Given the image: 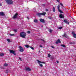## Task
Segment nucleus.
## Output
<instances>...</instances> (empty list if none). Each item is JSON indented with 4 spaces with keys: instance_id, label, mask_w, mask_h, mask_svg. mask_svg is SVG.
Segmentation results:
<instances>
[{
    "instance_id": "nucleus-1",
    "label": "nucleus",
    "mask_w": 76,
    "mask_h": 76,
    "mask_svg": "<svg viewBox=\"0 0 76 76\" xmlns=\"http://www.w3.org/2000/svg\"><path fill=\"white\" fill-rule=\"evenodd\" d=\"M20 37H22V38H25V37L26 35V33H25L24 32H21L20 34Z\"/></svg>"
},
{
    "instance_id": "nucleus-2",
    "label": "nucleus",
    "mask_w": 76,
    "mask_h": 76,
    "mask_svg": "<svg viewBox=\"0 0 76 76\" xmlns=\"http://www.w3.org/2000/svg\"><path fill=\"white\" fill-rule=\"evenodd\" d=\"M5 1L8 4H13V3L12 0H5Z\"/></svg>"
},
{
    "instance_id": "nucleus-3",
    "label": "nucleus",
    "mask_w": 76,
    "mask_h": 76,
    "mask_svg": "<svg viewBox=\"0 0 76 76\" xmlns=\"http://www.w3.org/2000/svg\"><path fill=\"white\" fill-rule=\"evenodd\" d=\"M37 61L38 62V63L39 64L40 66V67H43V65L41 64H40V63H43V64H45V63L44 62H41V61H39V60H37Z\"/></svg>"
},
{
    "instance_id": "nucleus-4",
    "label": "nucleus",
    "mask_w": 76,
    "mask_h": 76,
    "mask_svg": "<svg viewBox=\"0 0 76 76\" xmlns=\"http://www.w3.org/2000/svg\"><path fill=\"white\" fill-rule=\"evenodd\" d=\"M46 14V12H42V13H39L37 14V15L38 16H39V17H40L41 16V15L45 16Z\"/></svg>"
},
{
    "instance_id": "nucleus-5",
    "label": "nucleus",
    "mask_w": 76,
    "mask_h": 76,
    "mask_svg": "<svg viewBox=\"0 0 76 76\" xmlns=\"http://www.w3.org/2000/svg\"><path fill=\"white\" fill-rule=\"evenodd\" d=\"M9 51L10 52V53L11 54H13L14 55H15V56H16V51L15 50H9Z\"/></svg>"
},
{
    "instance_id": "nucleus-6",
    "label": "nucleus",
    "mask_w": 76,
    "mask_h": 76,
    "mask_svg": "<svg viewBox=\"0 0 76 76\" xmlns=\"http://www.w3.org/2000/svg\"><path fill=\"white\" fill-rule=\"evenodd\" d=\"M19 49H20V50L19 51L20 52V53H22L24 51V50H23V48L21 46H20L19 47Z\"/></svg>"
},
{
    "instance_id": "nucleus-7",
    "label": "nucleus",
    "mask_w": 76,
    "mask_h": 76,
    "mask_svg": "<svg viewBox=\"0 0 76 76\" xmlns=\"http://www.w3.org/2000/svg\"><path fill=\"white\" fill-rule=\"evenodd\" d=\"M57 8L59 12H60L61 13H64V12H62L61 10H60V5H58V6Z\"/></svg>"
},
{
    "instance_id": "nucleus-8",
    "label": "nucleus",
    "mask_w": 76,
    "mask_h": 76,
    "mask_svg": "<svg viewBox=\"0 0 76 76\" xmlns=\"http://www.w3.org/2000/svg\"><path fill=\"white\" fill-rule=\"evenodd\" d=\"M59 17L61 19H62L64 18V15L62 14H61L59 15Z\"/></svg>"
},
{
    "instance_id": "nucleus-9",
    "label": "nucleus",
    "mask_w": 76,
    "mask_h": 76,
    "mask_svg": "<svg viewBox=\"0 0 76 76\" xmlns=\"http://www.w3.org/2000/svg\"><path fill=\"white\" fill-rule=\"evenodd\" d=\"M72 34L73 35V37L75 38H76V34L75 32V31H72Z\"/></svg>"
},
{
    "instance_id": "nucleus-10",
    "label": "nucleus",
    "mask_w": 76,
    "mask_h": 76,
    "mask_svg": "<svg viewBox=\"0 0 76 76\" xmlns=\"http://www.w3.org/2000/svg\"><path fill=\"white\" fill-rule=\"evenodd\" d=\"M18 14L16 13L14 16L13 17V19H16L17 18H18Z\"/></svg>"
},
{
    "instance_id": "nucleus-11",
    "label": "nucleus",
    "mask_w": 76,
    "mask_h": 76,
    "mask_svg": "<svg viewBox=\"0 0 76 76\" xmlns=\"http://www.w3.org/2000/svg\"><path fill=\"white\" fill-rule=\"evenodd\" d=\"M58 43H61V41H60V39H58L57 41L56 42V44H58Z\"/></svg>"
},
{
    "instance_id": "nucleus-12",
    "label": "nucleus",
    "mask_w": 76,
    "mask_h": 76,
    "mask_svg": "<svg viewBox=\"0 0 76 76\" xmlns=\"http://www.w3.org/2000/svg\"><path fill=\"white\" fill-rule=\"evenodd\" d=\"M64 22L65 23H66V24H68V25H69V22L67 21V20H64Z\"/></svg>"
},
{
    "instance_id": "nucleus-13",
    "label": "nucleus",
    "mask_w": 76,
    "mask_h": 76,
    "mask_svg": "<svg viewBox=\"0 0 76 76\" xmlns=\"http://www.w3.org/2000/svg\"><path fill=\"white\" fill-rule=\"evenodd\" d=\"M39 20L42 23H45V20L44 19L41 18Z\"/></svg>"
},
{
    "instance_id": "nucleus-14",
    "label": "nucleus",
    "mask_w": 76,
    "mask_h": 76,
    "mask_svg": "<svg viewBox=\"0 0 76 76\" xmlns=\"http://www.w3.org/2000/svg\"><path fill=\"white\" fill-rule=\"evenodd\" d=\"M0 16H5V14L2 12H0Z\"/></svg>"
},
{
    "instance_id": "nucleus-15",
    "label": "nucleus",
    "mask_w": 76,
    "mask_h": 76,
    "mask_svg": "<svg viewBox=\"0 0 76 76\" xmlns=\"http://www.w3.org/2000/svg\"><path fill=\"white\" fill-rule=\"evenodd\" d=\"M26 70V71H31V69H30V68L28 67V68H25Z\"/></svg>"
},
{
    "instance_id": "nucleus-16",
    "label": "nucleus",
    "mask_w": 76,
    "mask_h": 76,
    "mask_svg": "<svg viewBox=\"0 0 76 76\" xmlns=\"http://www.w3.org/2000/svg\"><path fill=\"white\" fill-rule=\"evenodd\" d=\"M62 37L66 38V37H67V35L65 33L64 35H62Z\"/></svg>"
},
{
    "instance_id": "nucleus-17",
    "label": "nucleus",
    "mask_w": 76,
    "mask_h": 76,
    "mask_svg": "<svg viewBox=\"0 0 76 76\" xmlns=\"http://www.w3.org/2000/svg\"><path fill=\"white\" fill-rule=\"evenodd\" d=\"M34 22H35V23H37L38 22V21L36 19H35L34 20Z\"/></svg>"
},
{
    "instance_id": "nucleus-18",
    "label": "nucleus",
    "mask_w": 76,
    "mask_h": 76,
    "mask_svg": "<svg viewBox=\"0 0 76 76\" xmlns=\"http://www.w3.org/2000/svg\"><path fill=\"white\" fill-rule=\"evenodd\" d=\"M7 41H8V42H11L10 40V39H7Z\"/></svg>"
},
{
    "instance_id": "nucleus-19",
    "label": "nucleus",
    "mask_w": 76,
    "mask_h": 76,
    "mask_svg": "<svg viewBox=\"0 0 76 76\" xmlns=\"http://www.w3.org/2000/svg\"><path fill=\"white\" fill-rule=\"evenodd\" d=\"M4 66H5V67H7V66H8V64H7V63H5L4 64Z\"/></svg>"
},
{
    "instance_id": "nucleus-20",
    "label": "nucleus",
    "mask_w": 76,
    "mask_h": 76,
    "mask_svg": "<svg viewBox=\"0 0 76 76\" xmlns=\"http://www.w3.org/2000/svg\"><path fill=\"white\" fill-rule=\"evenodd\" d=\"M48 31L50 33H51V32H52V31H53V30L51 29H49Z\"/></svg>"
},
{
    "instance_id": "nucleus-21",
    "label": "nucleus",
    "mask_w": 76,
    "mask_h": 76,
    "mask_svg": "<svg viewBox=\"0 0 76 76\" xmlns=\"http://www.w3.org/2000/svg\"><path fill=\"white\" fill-rule=\"evenodd\" d=\"M41 40L44 43H45V42H46L43 39H41Z\"/></svg>"
},
{
    "instance_id": "nucleus-22",
    "label": "nucleus",
    "mask_w": 76,
    "mask_h": 76,
    "mask_svg": "<svg viewBox=\"0 0 76 76\" xmlns=\"http://www.w3.org/2000/svg\"><path fill=\"white\" fill-rule=\"evenodd\" d=\"M26 47V48H29V47H30V46H29L28 45H25Z\"/></svg>"
},
{
    "instance_id": "nucleus-23",
    "label": "nucleus",
    "mask_w": 76,
    "mask_h": 76,
    "mask_svg": "<svg viewBox=\"0 0 76 76\" xmlns=\"http://www.w3.org/2000/svg\"><path fill=\"white\" fill-rule=\"evenodd\" d=\"M53 12H56V10H55V7H53Z\"/></svg>"
},
{
    "instance_id": "nucleus-24",
    "label": "nucleus",
    "mask_w": 76,
    "mask_h": 76,
    "mask_svg": "<svg viewBox=\"0 0 76 76\" xmlns=\"http://www.w3.org/2000/svg\"><path fill=\"white\" fill-rule=\"evenodd\" d=\"M13 31L15 32H18V30L17 29H14Z\"/></svg>"
},
{
    "instance_id": "nucleus-25",
    "label": "nucleus",
    "mask_w": 76,
    "mask_h": 76,
    "mask_svg": "<svg viewBox=\"0 0 76 76\" xmlns=\"http://www.w3.org/2000/svg\"><path fill=\"white\" fill-rule=\"evenodd\" d=\"M4 55L3 53L0 54V56H4Z\"/></svg>"
},
{
    "instance_id": "nucleus-26",
    "label": "nucleus",
    "mask_w": 76,
    "mask_h": 76,
    "mask_svg": "<svg viewBox=\"0 0 76 76\" xmlns=\"http://www.w3.org/2000/svg\"><path fill=\"white\" fill-rule=\"evenodd\" d=\"M30 48H31L33 50H34V48L32 47H30Z\"/></svg>"
},
{
    "instance_id": "nucleus-27",
    "label": "nucleus",
    "mask_w": 76,
    "mask_h": 76,
    "mask_svg": "<svg viewBox=\"0 0 76 76\" xmlns=\"http://www.w3.org/2000/svg\"><path fill=\"white\" fill-rule=\"evenodd\" d=\"M60 5H61V6H62V7H64V6H63V4L61 3H60Z\"/></svg>"
},
{
    "instance_id": "nucleus-28",
    "label": "nucleus",
    "mask_w": 76,
    "mask_h": 76,
    "mask_svg": "<svg viewBox=\"0 0 76 76\" xmlns=\"http://www.w3.org/2000/svg\"><path fill=\"white\" fill-rule=\"evenodd\" d=\"M10 36H14L15 35V34H10Z\"/></svg>"
},
{
    "instance_id": "nucleus-29",
    "label": "nucleus",
    "mask_w": 76,
    "mask_h": 76,
    "mask_svg": "<svg viewBox=\"0 0 76 76\" xmlns=\"http://www.w3.org/2000/svg\"><path fill=\"white\" fill-rule=\"evenodd\" d=\"M27 32L28 34H31V31H28Z\"/></svg>"
},
{
    "instance_id": "nucleus-30",
    "label": "nucleus",
    "mask_w": 76,
    "mask_h": 76,
    "mask_svg": "<svg viewBox=\"0 0 76 76\" xmlns=\"http://www.w3.org/2000/svg\"><path fill=\"white\" fill-rule=\"evenodd\" d=\"M61 46H62V47H65V45H61Z\"/></svg>"
},
{
    "instance_id": "nucleus-31",
    "label": "nucleus",
    "mask_w": 76,
    "mask_h": 76,
    "mask_svg": "<svg viewBox=\"0 0 76 76\" xmlns=\"http://www.w3.org/2000/svg\"><path fill=\"white\" fill-rule=\"evenodd\" d=\"M51 60H53V59H54V57H52L51 58Z\"/></svg>"
},
{
    "instance_id": "nucleus-32",
    "label": "nucleus",
    "mask_w": 76,
    "mask_h": 76,
    "mask_svg": "<svg viewBox=\"0 0 76 76\" xmlns=\"http://www.w3.org/2000/svg\"><path fill=\"white\" fill-rule=\"evenodd\" d=\"M8 70H6V71L5 72L6 73H8Z\"/></svg>"
},
{
    "instance_id": "nucleus-33",
    "label": "nucleus",
    "mask_w": 76,
    "mask_h": 76,
    "mask_svg": "<svg viewBox=\"0 0 76 76\" xmlns=\"http://www.w3.org/2000/svg\"><path fill=\"white\" fill-rule=\"evenodd\" d=\"M50 56H51V55H50V54H48V57H50Z\"/></svg>"
},
{
    "instance_id": "nucleus-34",
    "label": "nucleus",
    "mask_w": 76,
    "mask_h": 76,
    "mask_svg": "<svg viewBox=\"0 0 76 76\" xmlns=\"http://www.w3.org/2000/svg\"><path fill=\"white\" fill-rule=\"evenodd\" d=\"M62 28V27H59L58 28V29H61Z\"/></svg>"
},
{
    "instance_id": "nucleus-35",
    "label": "nucleus",
    "mask_w": 76,
    "mask_h": 76,
    "mask_svg": "<svg viewBox=\"0 0 76 76\" xmlns=\"http://www.w3.org/2000/svg\"><path fill=\"white\" fill-rule=\"evenodd\" d=\"M51 47L52 48H55V47L53 46H51Z\"/></svg>"
},
{
    "instance_id": "nucleus-36",
    "label": "nucleus",
    "mask_w": 76,
    "mask_h": 76,
    "mask_svg": "<svg viewBox=\"0 0 76 76\" xmlns=\"http://www.w3.org/2000/svg\"><path fill=\"white\" fill-rule=\"evenodd\" d=\"M19 60H20V61H22V59H21V58H20V57H19Z\"/></svg>"
},
{
    "instance_id": "nucleus-37",
    "label": "nucleus",
    "mask_w": 76,
    "mask_h": 76,
    "mask_svg": "<svg viewBox=\"0 0 76 76\" xmlns=\"http://www.w3.org/2000/svg\"><path fill=\"white\" fill-rule=\"evenodd\" d=\"M48 19H51V17H48Z\"/></svg>"
},
{
    "instance_id": "nucleus-38",
    "label": "nucleus",
    "mask_w": 76,
    "mask_h": 76,
    "mask_svg": "<svg viewBox=\"0 0 76 76\" xmlns=\"http://www.w3.org/2000/svg\"><path fill=\"white\" fill-rule=\"evenodd\" d=\"M27 19H28V20H29V17H27Z\"/></svg>"
},
{
    "instance_id": "nucleus-39",
    "label": "nucleus",
    "mask_w": 76,
    "mask_h": 76,
    "mask_svg": "<svg viewBox=\"0 0 76 76\" xmlns=\"http://www.w3.org/2000/svg\"><path fill=\"white\" fill-rule=\"evenodd\" d=\"M46 10V12H48V10L47 9L46 10Z\"/></svg>"
},
{
    "instance_id": "nucleus-40",
    "label": "nucleus",
    "mask_w": 76,
    "mask_h": 76,
    "mask_svg": "<svg viewBox=\"0 0 76 76\" xmlns=\"http://www.w3.org/2000/svg\"><path fill=\"white\" fill-rule=\"evenodd\" d=\"M69 44H73V43H72V42H70L69 43Z\"/></svg>"
},
{
    "instance_id": "nucleus-41",
    "label": "nucleus",
    "mask_w": 76,
    "mask_h": 76,
    "mask_svg": "<svg viewBox=\"0 0 76 76\" xmlns=\"http://www.w3.org/2000/svg\"><path fill=\"white\" fill-rule=\"evenodd\" d=\"M57 1L58 2H60V0H57Z\"/></svg>"
},
{
    "instance_id": "nucleus-42",
    "label": "nucleus",
    "mask_w": 76,
    "mask_h": 76,
    "mask_svg": "<svg viewBox=\"0 0 76 76\" xmlns=\"http://www.w3.org/2000/svg\"><path fill=\"white\" fill-rule=\"evenodd\" d=\"M72 44H75V42H72Z\"/></svg>"
},
{
    "instance_id": "nucleus-43",
    "label": "nucleus",
    "mask_w": 76,
    "mask_h": 76,
    "mask_svg": "<svg viewBox=\"0 0 76 76\" xmlns=\"http://www.w3.org/2000/svg\"><path fill=\"white\" fill-rule=\"evenodd\" d=\"M45 4H42V6H45Z\"/></svg>"
},
{
    "instance_id": "nucleus-44",
    "label": "nucleus",
    "mask_w": 76,
    "mask_h": 76,
    "mask_svg": "<svg viewBox=\"0 0 76 76\" xmlns=\"http://www.w3.org/2000/svg\"><path fill=\"white\" fill-rule=\"evenodd\" d=\"M56 63H59L58 61H56Z\"/></svg>"
},
{
    "instance_id": "nucleus-45",
    "label": "nucleus",
    "mask_w": 76,
    "mask_h": 76,
    "mask_svg": "<svg viewBox=\"0 0 76 76\" xmlns=\"http://www.w3.org/2000/svg\"><path fill=\"white\" fill-rule=\"evenodd\" d=\"M40 47H42V46L41 45H40Z\"/></svg>"
},
{
    "instance_id": "nucleus-46",
    "label": "nucleus",
    "mask_w": 76,
    "mask_h": 76,
    "mask_svg": "<svg viewBox=\"0 0 76 76\" xmlns=\"http://www.w3.org/2000/svg\"><path fill=\"white\" fill-rule=\"evenodd\" d=\"M0 6H1V5L0 4Z\"/></svg>"
},
{
    "instance_id": "nucleus-47",
    "label": "nucleus",
    "mask_w": 76,
    "mask_h": 76,
    "mask_svg": "<svg viewBox=\"0 0 76 76\" xmlns=\"http://www.w3.org/2000/svg\"><path fill=\"white\" fill-rule=\"evenodd\" d=\"M34 9H35V8H34Z\"/></svg>"
}]
</instances>
